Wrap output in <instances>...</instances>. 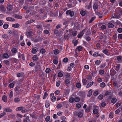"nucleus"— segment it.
<instances>
[{"instance_id":"obj_1","label":"nucleus","mask_w":122,"mask_h":122,"mask_svg":"<svg viewBox=\"0 0 122 122\" xmlns=\"http://www.w3.org/2000/svg\"><path fill=\"white\" fill-rule=\"evenodd\" d=\"M67 15H69L70 16H73L74 14V12L72 11H71L70 10H67L66 12Z\"/></svg>"},{"instance_id":"obj_2","label":"nucleus","mask_w":122,"mask_h":122,"mask_svg":"<svg viewBox=\"0 0 122 122\" xmlns=\"http://www.w3.org/2000/svg\"><path fill=\"white\" fill-rule=\"evenodd\" d=\"M12 5H9L7 7L8 11H7L6 13L8 14H10L8 11H10L12 10Z\"/></svg>"},{"instance_id":"obj_3","label":"nucleus","mask_w":122,"mask_h":122,"mask_svg":"<svg viewBox=\"0 0 122 122\" xmlns=\"http://www.w3.org/2000/svg\"><path fill=\"white\" fill-rule=\"evenodd\" d=\"M6 19L8 21H15V19L10 17H7Z\"/></svg>"},{"instance_id":"obj_4","label":"nucleus","mask_w":122,"mask_h":122,"mask_svg":"<svg viewBox=\"0 0 122 122\" xmlns=\"http://www.w3.org/2000/svg\"><path fill=\"white\" fill-rule=\"evenodd\" d=\"M4 111L6 112H12V110L9 107H7L4 109Z\"/></svg>"},{"instance_id":"obj_5","label":"nucleus","mask_w":122,"mask_h":122,"mask_svg":"<svg viewBox=\"0 0 122 122\" xmlns=\"http://www.w3.org/2000/svg\"><path fill=\"white\" fill-rule=\"evenodd\" d=\"M18 57L19 58H21L23 60H24L25 58L24 55L20 53H18Z\"/></svg>"},{"instance_id":"obj_6","label":"nucleus","mask_w":122,"mask_h":122,"mask_svg":"<svg viewBox=\"0 0 122 122\" xmlns=\"http://www.w3.org/2000/svg\"><path fill=\"white\" fill-rule=\"evenodd\" d=\"M94 82L92 81L89 83L87 85L86 87L88 88L91 86L93 84Z\"/></svg>"},{"instance_id":"obj_7","label":"nucleus","mask_w":122,"mask_h":122,"mask_svg":"<svg viewBox=\"0 0 122 122\" xmlns=\"http://www.w3.org/2000/svg\"><path fill=\"white\" fill-rule=\"evenodd\" d=\"M0 10L2 12H4L5 11L6 9L4 8V7L3 5H0Z\"/></svg>"},{"instance_id":"obj_8","label":"nucleus","mask_w":122,"mask_h":122,"mask_svg":"<svg viewBox=\"0 0 122 122\" xmlns=\"http://www.w3.org/2000/svg\"><path fill=\"white\" fill-rule=\"evenodd\" d=\"M35 21V20H29L27 21L26 22V24H30L31 23H32Z\"/></svg>"},{"instance_id":"obj_9","label":"nucleus","mask_w":122,"mask_h":122,"mask_svg":"<svg viewBox=\"0 0 122 122\" xmlns=\"http://www.w3.org/2000/svg\"><path fill=\"white\" fill-rule=\"evenodd\" d=\"M93 56L94 57H97L101 56V55L100 54H99L98 52H96L94 53Z\"/></svg>"},{"instance_id":"obj_10","label":"nucleus","mask_w":122,"mask_h":122,"mask_svg":"<svg viewBox=\"0 0 122 122\" xmlns=\"http://www.w3.org/2000/svg\"><path fill=\"white\" fill-rule=\"evenodd\" d=\"M84 30H83L82 32H81V33L79 34L78 35L77 37L78 38H79L81 37L84 34Z\"/></svg>"},{"instance_id":"obj_11","label":"nucleus","mask_w":122,"mask_h":122,"mask_svg":"<svg viewBox=\"0 0 122 122\" xmlns=\"http://www.w3.org/2000/svg\"><path fill=\"white\" fill-rule=\"evenodd\" d=\"M92 89H90L88 93L87 96L88 97H90L92 94Z\"/></svg>"},{"instance_id":"obj_12","label":"nucleus","mask_w":122,"mask_h":122,"mask_svg":"<svg viewBox=\"0 0 122 122\" xmlns=\"http://www.w3.org/2000/svg\"><path fill=\"white\" fill-rule=\"evenodd\" d=\"M19 26L20 25L18 23L13 24L12 25V26L15 28H18Z\"/></svg>"},{"instance_id":"obj_13","label":"nucleus","mask_w":122,"mask_h":122,"mask_svg":"<svg viewBox=\"0 0 122 122\" xmlns=\"http://www.w3.org/2000/svg\"><path fill=\"white\" fill-rule=\"evenodd\" d=\"M2 100L5 102H7V97L5 95L2 98Z\"/></svg>"},{"instance_id":"obj_14","label":"nucleus","mask_w":122,"mask_h":122,"mask_svg":"<svg viewBox=\"0 0 122 122\" xmlns=\"http://www.w3.org/2000/svg\"><path fill=\"white\" fill-rule=\"evenodd\" d=\"M29 117L28 116H27L23 120V122H29Z\"/></svg>"},{"instance_id":"obj_15","label":"nucleus","mask_w":122,"mask_h":122,"mask_svg":"<svg viewBox=\"0 0 122 122\" xmlns=\"http://www.w3.org/2000/svg\"><path fill=\"white\" fill-rule=\"evenodd\" d=\"M31 52L34 54H35L37 51L36 49V48H33Z\"/></svg>"},{"instance_id":"obj_16","label":"nucleus","mask_w":122,"mask_h":122,"mask_svg":"<svg viewBox=\"0 0 122 122\" xmlns=\"http://www.w3.org/2000/svg\"><path fill=\"white\" fill-rule=\"evenodd\" d=\"M106 85L104 82H102L100 84V86L101 87L103 88L105 87Z\"/></svg>"},{"instance_id":"obj_17","label":"nucleus","mask_w":122,"mask_h":122,"mask_svg":"<svg viewBox=\"0 0 122 122\" xmlns=\"http://www.w3.org/2000/svg\"><path fill=\"white\" fill-rule=\"evenodd\" d=\"M108 27L109 28H112L114 26L113 24L112 23H109L108 24Z\"/></svg>"},{"instance_id":"obj_18","label":"nucleus","mask_w":122,"mask_h":122,"mask_svg":"<svg viewBox=\"0 0 122 122\" xmlns=\"http://www.w3.org/2000/svg\"><path fill=\"white\" fill-rule=\"evenodd\" d=\"M50 119V116H48L46 117L45 118V120L46 122H47L49 121Z\"/></svg>"},{"instance_id":"obj_19","label":"nucleus","mask_w":122,"mask_h":122,"mask_svg":"<svg viewBox=\"0 0 122 122\" xmlns=\"http://www.w3.org/2000/svg\"><path fill=\"white\" fill-rule=\"evenodd\" d=\"M23 107H19L16 109V110L18 111H20L23 109Z\"/></svg>"},{"instance_id":"obj_20","label":"nucleus","mask_w":122,"mask_h":122,"mask_svg":"<svg viewBox=\"0 0 122 122\" xmlns=\"http://www.w3.org/2000/svg\"><path fill=\"white\" fill-rule=\"evenodd\" d=\"M33 59L34 61H36L38 60V57L36 55H34L33 57Z\"/></svg>"},{"instance_id":"obj_21","label":"nucleus","mask_w":122,"mask_h":122,"mask_svg":"<svg viewBox=\"0 0 122 122\" xmlns=\"http://www.w3.org/2000/svg\"><path fill=\"white\" fill-rule=\"evenodd\" d=\"M50 106L49 102L48 101L46 102L45 104V106L47 108L49 107Z\"/></svg>"},{"instance_id":"obj_22","label":"nucleus","mask_w":122,"mask_h":122,"mask_svg":"<svg viewBox=\"0 0 122 122\" xmlns=\"http://www.w3.org/2000/svg\"><path fill=\"white\" fill-rule=\"evenodd\" d=\"M83 111L82 112H79L78 114V116L79 117H81L83 115Z\"/></svg>"},{"instance_id":"obj_23","label":"nucleus","mask_w":122,"mask_h":122,"mask_svg":"<svg viewBox=\"0 0 122 122\" xmlns=\"http://www.w3.org/2000/svg\"><path fill=\"white\" fill-rule=\"evenodd\" d=\"M80 13L82 15L84 16L85 15L86 12L85 11L82 10L81 11Z\"/></svg>"},{"instance_id":"obj_24","label":"nucleus","mask_w":122,"mask_h":122,"mask_svg":"<svg viewBox=\"0 0 122 122\" xmlns=\"http://www.w3.org/2000/svg\"><path fill=\"white\" fill-rule=\"evenodd\" d=\"M54 53L55 55H57L59 53V50L57 49H56L54 51Z\"/></svg>"},{"instance_id":"obj_25","label":"nucleus","mask_w":122,"mask_h":122,"mask_svg":"<svg viewBox=\"0 0 122 122\" xmlns=\"http://www.w3.org/2000/svg\"><path fill=\"white\" fill-rule=\"evenodd\" d=\"M20 101V99L17 97H16L14 99V102L16 103L19 102Z\"/></svg>"},{"instance_id":"obj_26","label":"nucleus","mask_w":122,"mask_h":122,"mask_svg":"<svg viewBox=\"0 0 122 122\" xmlns=\"http://www.w3.org/2000/svg\"><path fill=\"white\" fill-rule=\"evenodd\" d=\"M94 10L95 11L98 8V6L96 4H94L93 7Z\"/></svg>"},{"instance_id":"obj_27","label":"nucleus","mask_w":122,"mask_h":122,"mask_svg":"<svg viewBox=\"0 0 122 122\" xmlns=\"http://www.w3.org/2000/svg\"><path fill=\"white\" fill-rule=\"evenodd\" d=\"M12 53H16L17 51V49L15 48H14L12 49Z\"/></svg>"},{"instance_id":"obj_28","label":"nucleus","mask_w":122,"mask_h":122,"mask_svg":"<svg viewBox=\"0 0 122 122\" xmlns=\"http://www.w3.org/2000/svg\"><path fill=\"white\" fill-rule=\"evenodd\" d=\"M3 57L5 58H7L9 57L8 54L6 53H5L3 55Z\"/></svg>"},{"instance_id":"obj_29","label":"nucleus","mask_w":122,"mask_h":122,"mask_svg":"<svg viewBox=\"0 0 122 122\" xmlns=\"http://www.w3.org/2000/svg\"><path fill=\"white\" fill-rule=\"evenodd\" d=\"M15 18L18 19H21L22 18V16L19 15H15Z\"/></svg>"},{"instance_id":"obj_30","label":"nucleus","mask_w":122,"mask_h":122,"mask_svg":"<svg viewBox=\"0 0 122 122\" xmlns=\"http://www.w3.org/2000/svg\"><path fill=\"white\" fill-rule=\"evenodd\" d=\"M102 51V52L105 54H106L107 55H109L107 54L108 53V51L106 49L103 50Z\"/></svg>"},{"instance_id":"obj_31","label":"nucleus","mask_w":122,"mask_h":122,"mask_svg":"<svg viewBox=\"0 0 122 122\" xmlns=\"http://www.w3.org/2000/svg\"><path fill=\"white\" fill-rule=\"evenodd\" d=\"M100 61L99 60H97L95 62V63L96 65H98L100 64Z\"/></svg>"},{"instance_id":"obj_32","label":"nucleus","mask_w":122,"mask_h":122,"mask_svg":"<svg viewBox=\"0 0 122 122\" xmlns=\"http://www.w3.org/2000/svg\"><path fill=\"white\" fill-rule=\"evenodd\" d=\"M60 83L61 82L60 81H57L56 83V86L57 87H59L60 85Z\"/></svg>"},{"instance_id":"obj_33","label":"nucleus","mask_w":122,"mask_h":122,"mask_svg":"<svg viewBox=\"0 0 122 122\" xmlns=\"http://www.w3.org/2000/svg\"><path fill=\"white\" fill-rule=\"evenodd\" d=\"M48 95V94L47 93L45 92L44 94V95L43 97V99H45L47 97Z\"/></svg>"},{"instance_id":"obj_34","label":"nucleus","mask_w":122,"mask_h":122,"mask_svg":"<svg viewBox=\"0 0 122 122\" xmlns=\"http://www.w3.org/2000/svg\"><path fill=\"white\" fill-rule=\"evenodd\" d=\"M87 78L88 80H91L92 79V77L91 75H89L87 76Z\"/></svg>"},{"instance_id":"obj_35","label":"nucleus","mask_w":122,"mask_h":122,"mask_svg":"<svg viewBox=\"0 0 122 122\" xmlns=\"http://www.w3.org/2000/svg\"><path fill=\"white\" fill-rule=\"evenodd\" d=\"M76 49H77L79 51H80L82 50V47L81 46H78L76 48Z\"/></svg>"},{"instance_id":"obj_36","label":"nucleus","mask_w":122,"mask_h":122,"mask_svg":"<svg viewBox=\"0 0 122 122\" xmlns=\"http://www.w3.org/2000/svg\"><path fill=\"white\" fill-rule=\"evenodd\" d=\"M98 110L97 109H95L93 111V112L94 114H97L98 113Z\"/></svg>"},{"instance_id":"obj_37","label":"nucleus","mask_w":122,"mask_h":122,"mask_svg":"<svg viewBox=\"0 0 122 122\" xmlns=\"http://www.w3.org/2000/svg\"><path fill=\"white\" fill-rule=\"evenodd\" d=\"M87 80L86 79H83L82 83L84 85H86V84L87 82Z\"/></svg>"},{"instance_id":"obj_38","label":"nucleus","mask_w":122,"mask_h":122,"mask_svg":"<svg viewBox=\"0 0 122 122\" xmlns=\"http://www.w3.org/2000/svg\"><path fill=\"white\" fill-rule=\"evenodd\" d=\"M5 114L6 113L5 112H3L1 113L0 114V118L3 117Z\"/></svg>"},{"instance_id":"obj_39","label":"nucleus","mask_w":122,"mask_h":122,"mask_svg":"<svg viewBox=\"0 0 122 122\" xmlns=\"http://www.w3.org/2000/svg\"><path fill=\"white\" fill-rule=\"evenodd\" d=\"M40 52L41 53L43 54L46 51L45 49H42L40 50Z\"/></svg>"},{"instance_id":"obj_40","label":"nucleus","mask_w":122,"mask_h":122,"mask_svg":"<svg viewBox=\"0 0 122 122\" xmlns=\"http://www.w3.org/2000/svg\"><path fill=\"white\" fill-rule=\"evenodd\" d=\"M69 101L70 102H72L74 101V98L73 97H71L69 99Z\"/></svg>"},{"instance_id":"obj_41","label":"nucleus","mask_w":122,"mask_h":122,"mask_svg":"<svg viewBox=\"0 0 122 122\" xmlns=\"http://www.w3.org/2000/svg\"><path fill=\"white\" fill-rule=\"evenodd\" d=\"M56 100V97L54 96L52 97L51 98V100L52 102H55Z\"/></svg>"},{"instance_id":"obj_42","label":"nucleus","mask_w":122,"mask_h":122,"mask_svg":"<svg viewBox=\"0 0 122 122\" xmlns=\"http://www.w3.org/2000/svg\"><path fill=\"white\" fill-rule=\"evenodd\" d=\"M113 113L112 112H111L109 114V117L110 118H112L113 117Z\"/></svg>"},{"instance_id":"obj_43","label":"nucleus","mask_w":122,"mask_h":122,"mask_svg":"<svg viewBox=\"0 0 122 122\" xmlns=\"http://www.w3.org/2000/svg\"><path fill=\"white\" fill-rule=\"evenodd\" d=\"M8 27V25L7 24H4L3 25V27L5 29H7Z\"/></svg>"},{"instance_id":"obj_44","label":"nucleus","mask_w":122,"mask_h":122,"mask_svg":"<svg viewBox=\"0 0 122 122\" xmlns=\"http://www.w3.org/2000/svg\"><path fill=\"white\" fill-rule=\"evenodd\" d=\"M117 101L116 99L115 98H113L112 100V102L113 103H115Z\"/></svg>"},{"instance_id":"obj_45","label":"nucleus","mask_w":122,"mask_h":122,"mask_svg":"<svg viewBox=\"0 0 122 122\" xmlns=\"http://www.w3.org/2000/svg\"><path fill=\"white\" fill-rule=\"evenodd\" d=\"M77 34V32L76 31H74L72 32V35L74 36H76Z\"/></svg>"},{"instance_id":"obj_46","label":"nucleus","mask_w":122,"mask_h":122,"mask_svg":"<svg viewBox=\"0 0 122 122\" xmlns=\"http://www.w3.org/2000/svg\"><path fill=\"white\" fill-rule=\"evenodd\" d=\"M98 94V92L97 90H96L94 93V96H97Z\"/></svg>"},{"instance_id":"obj_47","label":"nucleus","mask_w":122,"mask_h":122,"mask_svg":"<svg viewBox=\"0 0 122 122\" xmlns=\"http://www.w3.org/2000/svg\"><path fill=\"white\" fill-rule=\"evenodd\" d=\"M120 67V64H119L117 65L116 66V70L117 71H118Z\"/></svg>"},{"instance_id":"obj_48","label":"nucleus","mask_w":122,"mask_h":122,"mask_svg":"<svg viewBox=\"0 0 122 122\" xmlns=\"http://www.w3.org/2000/svg\"><path fill=\"white\" fill-rule=\"evenodd\" d=\"M53 63L56 64H57L58 63V61L56 59H54L53 61Z\"/></svg>"},{"instance_id":"obj_49","label":"nucleus","mask_w":122,"mask_h":122,"mask_svg":"<svg viewBox=\"0 0 122 122\" xmlns=\"http://www.w3.org/2000/svg\"><path fill=\"white\" fill-rule=\"evenodd\" d=\"M104 73V71L103 70H100L99 72V73L100 75H102Z\"/></svg>"},{"instance_id":"obj_50","label":"nucleus","mask_w":122,"mask_h":122,"mask_svg":"<svg viewBox=\"0 0 122 122\" xmlns=\"http://www.w3.org/2000/svg\"><path fill=\"white\" fill-rule=\"evenodd\" d=\"M63 74L61 72H59L58 73V76L59 77H61L62 76Z\"/></svg>"},{"instance_id":"obj_51","label":"nucleus","mask_w":122,"mask_h":122,"mask_svg":"<svg viewBox=\"0 0 122 122\" xmlns=\"http://www.w3.org/2000/svg\"><path fill=\"white\" fill-rule=\"evenodd\" d=\"M80 99L78 97H76L74 99V101L76 102H78L79 101Z\"/></svg>"},{"instance_id":"obj_52","label":"nucleus","mask_w":122,"mask_h":122,"mask_svg":"<svg viewBox=\"0 0 122 122\" xmlns=\"http://www.w3.org/2000/svg\"><path fill=\"white\" fill-rule=\"evenodd\" d=\"M76 86L77 88H80L81 87V84L79 83H77L76 84Z\"/></svg>"},{"instance_id":"obj_53","label":"nucleus","mask_w":122,"mask_h":122,"mask_svg":"<svg viewBox=\"0 0 122 122\" xmlns=\"http://www.w3.org/2000/svg\"><path fill=\"white\" fill-rule=\"evenodd\" d=\"M72 42L74 43V45L76 46L78 43V41L77 40L73 41Z\"/></svg>"},{"instance_id":"obj_54","label":"nucleus","mask_w":122,"mask_h":122,"mask_svg":"<svg viewBox=\"0 0 122 122\" xmlns=\"http://www.w3.org/2000/svg\"><path fill=\"white\" fill-rule=\"evenodd\" d=\"M51 71L50 69L49 68H47L46 69V73H48L49 72Z\"/></svg>"},{"instance_id":"obj_55","label":"nucleus","mask_w":122,"mask_h":122,"mask_svg":"<svg viewBox=\"0 0 122 122\" xmlns=\"http://www.w3.org/2000/svg\"><path fill=\"white\" fill-rule=\"evenodd\" d=\"M68 59L66 58H65L63 59V61L64 62H66L68 61Z\"/></svg>"},{"instance_id":"obj_56","label":"nucleus","mask_w":122,"mask_h":122,"mask_svg":"<svg viewBox=\"0 0 122 122\" xmlns=\"http://www.w3.org/2000/svg\"><path fill=\"white\" fill-rule=\"evenodd\" d=\"M32 33L30 32H29L27 34V36L28 37H30V36L31 35Z\"/></svg>"},{"instance_id":"obj_57","label":"nucleus","mask_w":122,"mask_h":122,"mask_svg":"<svg viewBox=\"0 0 122 122\" xmlns=\"http://www.w3.org/2000/svg\"><path fill=\"white\" fill-rule=\"evenodd\" d=\"M84 68L86 69H88L89 68V66L87 65H86L84 66Z\"/></svg>"},{"instance_id":"obj_58","label":"nucleus","mask_w":122,"mask_h":122,"mask_svg":"<svg viewBox=\"0 0 122 122\" xmlns=\"http://www.w3.org/2000/svg\"><path fill=\"white\" fill-rule=\"evenodd\" d=\"M91 3H90L89 5L86 7V8L87 9H90L91 7Z\"/></svg>"},{"instance_id":"obj_59","label":"nucleus","mask_w":122,"mask_h":122,"mask_svg":"<svg viewBox=\"0 0 122 122\" xmlns=\"http://www.w3.org/2000/svg\"><path fill=\"white\" fill-rule=\"evenodd\" d=\"M117 31L119 33H121L122 32V29L121 28H118L117 29Z\"/></svg>"},{"instance_id":"obj_60","label":"nucleus","mask_w":122,"mask_h":122,"mask_svg":"<svg viewBox=\"0 0 122 122\" xmlns=\"http://www.w3.org/2000/svg\"><path fill=\"white\" fill-rule=\"evenodd\" d=\"M14 84L13 83H11L9 85V86L11 88H13L14 86Z\"/></svg>"},{"instance_id":"obj_61","label":"nucleus","mask_w":122,"mask_h":122,"mask_svg":"<svg viewBox=\"0 0 122 122\" xmlns=\"http://www.w3.org/2000/svg\"><path fill=\"white\" fill-rule=\"evenodd\" d=\"M102 29H105L106 28V26L105 25H102L101 27Z\"/></svg>"},{"instance_id":"obj_62","label":"nucleus","mask_w":122,"mask_h":122,"mask_svg":"<svg viewBox=\"0 0 122 122\" xmlns=\"http://www.w3.org/2000/svg\"><path fill=\"white\" fill-rule=\"evenodd\" d=\"M121 56H118L117 57V60L118 61H120V60L121 59Z\"/></svg>"},{"instance_id":"obj_63","label":"nucleus","mask_w":122,"mask_h":122,"mask_svg":"<svg viewBox=\"0 0 122 122\" xmlns=\"http://www.w3.org/2000/svg\"><path fill=\"white\" fill-rule=\"evenodd\" d=\"M76 107L78 108H80L81 107V105L79 104H77L76 106Z\"/></svg>"},{"instance_id":"obj_64","label":"nucleus","mask_w":122,"mask_h":122,"mask_svg":"<svg viewBox=\"0 0 122 122\" xmlns=\"http://www.w3.org/2000/svg\"><path fill=\"white\" fill-rule=\"evenodd\" d=\"M55 93L56 95H58L60 93V91L59 90H56L55 91Z\"/></svg>"}]
</instances>
